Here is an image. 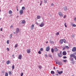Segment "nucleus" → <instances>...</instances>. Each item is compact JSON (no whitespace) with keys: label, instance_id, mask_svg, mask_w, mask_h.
<instances>
[{"label":"nucleus","instance_id":"f257e3e1","mask_svg":"<svg viewBox=\"0 0 76 76\" xmlns=\"http://www.w3.org/2000/svg\"><path fill=\"white\" fill-rule=\"evenodd\" d=\"M70 57L71 58H74L75 57V55L74 54H71L70 55Z\"/></svg>","mask_w":76,"mask_h":76},{"label":"nucleus","instance_id":"f03ea898","mask_svg":"<svg viewBox=\"0 0 76 76\" xmlns=\"http://www.w3.org/2000/svg\"><path fill=\"white\" fill-rule=\"evenodd\" d=\"M76 51V47H74L72 49V52H75Z\"/></svg>","mask_w":76,"mask_h":76},{"label":"nucleus","instance_id":"7ed1b4c3","mask_svg":"<svg viewBox=\"0 0 76 76\" xmlns=\"http://www.w3.org/2000/svg\"><path fill=\"white\" fill-rule=\"evenodd\" d=\"M62 52L61 51H60V53L58 54V55L59 57H62V54H61Z\"/></svg>","mask_w":76,"mask_h":76},{"label":"nucleus","instance_id":"20e7f679","mask_svg":"<svg viewBox=\"0 0 76 76\" xmlns=\"http://www.w3.org/2000/svg\"><path fill=\"white\" fill-rule=\"evenodd\" d=\"M58 14L61 17H63V15L61 12H58Z\"/></svg>","mask_w":76,"mask_h":76},{"label":"nucleus","instance_id":"39448f33","mask_svg":"<svg viewBox=\"0 0 76 76\" xmlns=\"http://www.w3.org/2000/svg\"><path fill=\"white\" fill-rule=\"evenodd\" d=\"M19 13L20 14V15H22L23 13V11L21 10L19 11Z\"/></svg>","mask_w":76,"mask_h":76},{"label":"nucleus","instance_id":"423d86ee","mask_svg":"<svg viewBox=\"0 0 76 76\" xmlns=\"http://www.w3.org/2000/svg\"><path fill=\"white\" fill-rule=\"evenodd\" d=\"M46 51H49V50H50V48L49 46H48L46 48Z\"/></svg>","mask_w":76,"mask_h":76},{"label":"nucleus","instance_id":"0eeeda50","mask_svg":"<svg viewBox=\"0 0 76 76\" xmlns=\"http://www.w3.org/2000/svg\"><path fill=\"white\" fill-rule=\"evenodd\" d=\"M66 54H67V53H66V52L64 51L63 52L62 55H63V56H66Z\"/></svg>","mask_w":76,"mask_h":76},{"label":"nucleus","instance_id":"6e6552de","mask_svg":"<svg viewBox=\"0 0 76 76\" xmlns=\"http://www.w3.org/2000/svg\"><path fill=\"white\" fill-rule=\"evenodd\" d=\"M57 71L58 72V73L59 75H61V74H62V73H63V71H58V70Z\"/></svg>","mask_w":76,"mask_h":76},{"label":"nucleus","instance_id":"1a4fd4ad","mask_svg":"<svg viewBox=\"0 0 76 76\" xmlns=\"http://www.w3.org/2000/svg\"><path fill=\"white\" fill-rule=\"evenodd\" d=\"M19 32V28H17L16 29V34H18Z\"/></svg>","mask_w":76,"mask_h":76},{"label":"nucleus","instance_id":"9d476101","mask_svg":"<svg viewBox=\"0 0 76 76\" xmlns=\"http://www.w3.org/2000/svg\"><path fill=\"white\" fill-rule=\"evenodd\" d=\"M44 26V23H41L39 25L40 27H43Z\"/></svg>","mask_w":76,"mask_h":76},{"label":"nucleus","instance_id":"9b49d317","mask_svg":"<svg viewBox=\"0 0 76 76\" xmlns=\"http://www.w3.org/2000/svg\"><path fill=\"white\" fill-rule=\"evenodd\" d=\"M22 58V55H20L18 56L19 59H21Z\"/></svg>","mask_w":76,"mask_h":76},{"label":"nucleus","instance_id":"f8f14e48","mask_svg":"<svg viewBox=\"0 0 76 76\" xmlns=\"http://www.w3.org/2000/svg\"><path fill=\"white\" fill-rule=\"evenodd\" d=\"M64 10L65 11H67V8L66 7H64Z\"/></svg>","mask_w":76,"mask_h":76},{"label":"nucleus","instance_id":"ddd939ff","mask_svg":"<svg viewBox=\"0 0 76 76\" xmlns=\"http://www.w3.org/2000/svg\"><path fill=\"white\" fill-rule=\"evenodd\" d=\"M27 53L28 54H29L31 53V50L30 49H28L27 50Z\"/></svg>","mask_w":76,"mask_h":76},{"label":"nucleus","instance_id":"4468645a","mask_svg":"<svg viewBox=\"0 0 76 76\" xmlns=\"http://www.w3.org/2000/svg\"><path fill=\"white\" fill-rule=\"evenodd\" d=\"M26 23V21L24 20H23L22 22V24H24V23Z\"/></svg>","mask_w":76,"mask_h":76},{"label":"nucleus","instance_id":"2eb2a0df","mask_svg":"<svg viewBox=\"0 0 76 76\" xmlns=\"http://www.w3.org/2000/svg\"><path fill=\"white\" fill-rule=\"evenodd\" d=\"M51 73L52 75H54V72L53 71H52L51 72Z\"/></svg>","mask_w":76,"mask_h":76},{"label":"nucleus","instance_id":"dca6fc26","mask_svg":"<svg viewBox=\"0 0 76 76\" xmlns=\"http://www.w3.org/2000/svg\"><path fill=\"white\" fill-rule=\"evenodd\" d=\"M9 14H12V10H10L9 12Z\"/></svg>","mask_w":76,"mask_h":76},{"label":"nucleus","instance_id":"f3484780","mask_svg":"<svg viewBox=\"0 0 76 76\" xmlns=\"http://www.w3.org/2000/svg\"><path fill=\"white\" fill-rule=\"evenodd\" d=\"M37 18L38 19H39L41 18V17H40L39 15H38L37 17Z\"/></svg>","mask_w":76,"mask_h":76},{"label":"nucleus","instance_id":"a211bd4d","mask_svg":"<svg viewBox=\"0 0 76 76\" xmlns=\"http://www.w3.org/2000/svg\"><path fill=\"white\" fill-rule=\"evenodd\" d=\"M34 24H32L31 26V29L33 30V28H34Z\"/></svg>","mask_w":76,"mask_h":76},{"label":"nucleus","instance_id":"6ab92c4d","mask_svg":"<svg viewBox=\"0 0 76 76\" xmlns=\"http://www.w3.org/2000/svg\"><path fill=\"white\" fill-rule=\"evenodd\" d=\"M54 51H56H56H58V49H57V48H54Z\"/></svg>","mask_w":76,"mask_h":76},{"label":"nucleus","instance_id":"aec40b11","mask_svg":"<svg viewBox=\"0 0 76 76\" xmlns=\"http://www.w3.org/2000/svg\"><path fill=\"white\" fill-rule=\"evenodd\" d=\"M6 63L7 64H10V61H7Z\"/></svg>","mask_w":76,"mask_h":76},{"label":"nucleus","instance_id":"412c9836","mask_svg":"<svg viewBox=\"0 0 76 76\" xmlns=\"http://www.w3.org/2000/svg\"><path fill=\"white\" fill-rule=\"evenodd\" d=\"M58 64L59 65H61V64H62V62H58Z\"/></svg>","mask_w":76,"mask_h":76},{"label":"nucleus","instance_id":"4be33fe9","mask_svg":"<svg viewBox=\"0 0 76 76\" xmlns=\"http://www.w3.org/2000/svg\"><path fill=\"white\" fill-rule=\"evenodd\" d=\"M51 51L52 53H54V49H53V48H52L51 49Z\"/></svg>","mask_w":76,"mask_h":76},{"label":"nucleus","instance_id":"5701e85b","mask_svg":"<svg viewBox=\"0 0 76 76\" xmlns=\"http://www.w3.org/2000/svg\"><path fill=\"white\" fill-rule=\"evenodd\" d=\"M8 73L9 75H12V71H9L8 72Z\"/></svg>","mask_w":76,"mask_h":76},{"label":"nucleus","instance_id":"b1692460","mask_svg":"<svg viewBox=\"0 0 76 76\" xmlns=\"http://www.w3.org/2000/svg\"><path fill=\"white\" fill-rule=\"evenodd\" d=\"M63 39H61V40H60V43H61L62 44H63Z\"/></svg>","mask_w":76,"mask_h":76},{"label":"nucleus","instance_id":"393cba45","mask_svg":"<svg viewBox=\"0 0 76 76\" xmlns=\"http://www.w3.org/2000/svg\"><path fill=\"white\" fill-rule=\"evenodd\" d=\"M65 48H66L67 49H68L69 48V46H65Z\"/></svg>","mask_w":76,"mask_h":76},{"label":"nucleus","instance_id":"a878e982","mask_svg":"<svg viewBox=\"0 0 76 76\" xmlns=\"http://www.w3.org/2000/svg\"><path fill=\"white\" fill-rule=\"evenodd\" d=\"M18 44H16L15 46V48H17L18 47Z\"/></svg>","mask_w":76,"mask_h":76},{"label":"nucleus","instance_id":"bb28decb","mask_svg":"<svg viewBox=\"0 0 76 76\" xmlns=\"http://www.w3.org/2000/svg\"><path fill=\"white\" fill-rule=\"evenodd\" d=\"M9 75L8 74V73L7 72H6L5 74V76H8Z\"/></svg>","mask_w":76,"mask_h":76},{"label":"nucleus","instance_id":"cd10ccee","mask_svg":"<svg viewBox=\"0 0 76 76\" xmlns=\"http://www.w3.org/2000/svg\"><path fill=\"white\" fill-rule=\"evenodd\" d=\"M25 7H22V10H25Z\"/></svg>","mask_w":76,"mask_h":76},{"label":"nucleus","instance_id":"c85d7f7f","mask_svg":"<svg viewBox=\"0 0 76 76\" xmlns=\"http://www.w3.org/2000/svg\"><path fill=\"white\" fill-rule=\"evenodd\" d=\"M13 35V34H11L10 35V38H12V35Z\"/></svg>","mask_w":76,"mask_h":76},{"label":"nucleus","instance_id":"c756f323","mask_svg":"<svg viewBox=\"0 0 76 76\" xmlns=\"http://www.w3.org/2000/svg\"><path fill=\"white\" fill-rule=\"evenodd\" d=\"M63 39L64 42V43H66V40L64 39Z\"/></svg>","mask_w":76,"mask_h":76},{"label":"nucleus","instance_id":"7c9ffc66","mask_svg":"<svg viewBox=\"0 0 76 76\" xmlns=\"http://www.w3.org/2000/svg\"><path fill=\"white\" fill-rule=\"evenodd\" d=\"M39 69H42V66H39Z\"/></svg>","mask_w":76,"mask_h":76},{"label":"nucleus","instance_id":"2f4dec72","mask_svg":"<svg viewBox=\"0 0 76 76\" xmlns=\"http://www.w3.org/2000/svg\"><path fill=\"white\" fill-rule=\"evenodd\" d=\"M63 61L64 62V63H66V62L67 61V60H64Z\"/></svg>","mask_w":76,"mask_h":76},{"label":"nucleus","instance_id":"473e14b6","mask_svg":"<svg viewBox=\"0 0 76 76\" xmlns=\"http://www.w3.org/2000/svg\"><path fill=\"white\" fill-rule=\"evenodd\" d=\"M12 69H15V65H12Z\"/></svg>","mask_w":76,"mask_h":76},{"label":"nucleus","instance_id":"72a5a7b5","mask_svg":"<svg viewBox=\"0 0 76 76\" xmlns=\"http://www.w3.org/2000/svg\"><path fill=\"white\" fill-rule=\"evenodd\" d=\"M48 57H52V55L51 54H49Z\"/></svg>","mask_w":76,"mask_h":76},{"label":"nucleus","instance_id":"f704fd0d","mask_svg":"<svg viewBox=\"0 0 76 76\" xmlns=\"http://www.w3.org/2000/svg\"><path fill=\"white\" fill-rule=\"evenodd\" d=\"M38 54H41V51L39 50V52H38Z\"/></svg>","mask_w":76,"mask_h":76},{"label":"nucleus","instance_id":"c9c22d12","mask_svg":"<svg viewBox=\"0 0 76 76\" xmlns=\"http://www.w3.org/2000/svg\"><path fill=\"white\" fill-rule=\"evenodd\" d=\"M67 58L66 56H64L63 57V58L65 59Z\"/></svg>","mask_w":76,"mask_h":76},{"label":"nucleus","instance_id":"e433bc0d","mask_svg":"<svg viewBox=\"0 0 76 76\" xmlns=\"http://www.w3.org/2000/svg\"><path fill=\"white\" fill-rule=\"evenodd\" d=\"M59 34V33L58 32L56 33V35H58Z\"/></svg>","mask_w":76,"mask_h":76},{"label":"nucleus","instance_id":"4c0bfd02","mask_svg":"<svg viewBox=\"0 0 76 76\" xmlns=\"http://www.w3.org/2000/svg\"><path fill=\"white\" fill-rule=\"evenodd\" d=\"M40 50L41 51H43V48H41L40 49Z\"/></svg>","mask_w":76,"mask_h":76},{"label":"nucleus","instance_id":"58836bf2","mask_svg":"<svg viewBox=\"0 0 76 76\" xmlns=\"http://www.w3.org/2000/svg\"><path fill=\"white\" fill-rule=\"evenodd\" d=\"M72 26H73L74 27H76V24H73V25H72Z\"/></svg>","mask_w":76,"mask_h":76},{"label":"nucleus","instance_id":"ea45409f","mask_svg":"<svg viewBox=\"0 0 76 76\" xmlns=\"http://www.w3.org/2000/svg\"><path fill=\"white\" fill-rule=\"evenodd\" d=\"M70 60L71 61H73V58H71L70 59Z\"/></svg>","mask_w":76,"mask_h":76},{"label":"nucleus","instance_id":"a19ab883","mask_svg":"<svg viewBox=\"0 0 76 76\" xmlns=\"http://www.w3.org/2000/svg\"><path fill=\"white\" fill-rule=\"evenodd\" d=\"M7 44H9V40H8L7 42Z\"/></svg>","mask_w":76,"mask_h":76},{"label":"nucleus","instance_id":"79ce46f5","mask_svg":"<svg viewBox=\"0 0 76 76\" xmlns=\"http://www.w3.org/2000/svg\"><path fill=\"white\" fill-rule=\"evenodd\" d=\"M44 3H47V0H45Z\"/></svg>","mask_w":76,"mask_h":76},{"label":"nucleus","instance_id":"37998d69","mask_svg":"<svg viewBox=\"0 0 76 76\" xmlns=\"http://www.w3.org/2000/svg\"><path fill=\"white\" fill-rule=\"evenodd\" d=\"M7 51H9V50H10L9 48H7Z\"/></svg>","mask_w":76,"mask_h":76},{"label":"nucleus","instance_id":"c03bdc74","mask_svg":"<svg viewBox=\"0 0 76 76\" xmlns=\"http://www.w3.org/2000/svg\"><path fill=\"white\" fill-rule=\"evenodd\" d=\"M23 73H21V76H23Z\"/></svg>","mask_w":76,"mask_h":76},{"label":"nucleus","instance_id":"a18cd8bd","mask_svg":"<svg viewBox=\"0 0 76 76\" xmlns=\"http://www.w3.org/2000/svg\"><path fill=\"white\" fill-rule=\"evenodd\" d=\"M66 17V15H65L64 16V18H65Z\"/></svg>","mask_w":76,"mask_h":76},{"label":"nucleus","instance_id":"49530a36","mask_svg":"<svg viewBox=\"0 0 76 76\" xmlns=\"http://www.w3.org/2000/svg\"><path fill=\"white\" fill-rule=\"evenodd\" d=\"M74 20L75 21H76V18H75Z\"/></svg>","mask_w":76,"mask_h":76},{"label":"nucleus","instance_id":"de8ad7c7","mask_svg":"<svg viewBox=\"0 0 76 76\" xmlns=\"http://www.w3.org/2000/svg\"><path fill=\"white\" fill-rule=\"evenodd\" d=\"M65 26L66 27V28H67V26L66 25V23L64 24Z\"/></svg>","mask_w":76,"mask_h":76},{"label":"nucleus","instance_id":"09e8293b","mask_svg":"<svg viewBox=\"0 0 76 76\" xmlns=\"http://www.w3.org/2000/svg\"><path fill=\"white\" fill-rule=\"evenodd\" d=\"M45 56L46 57H47V55L45 54Z\"/></svg>","mask_w":76,"mask_h":76},{"label":"nucleus","instance_id":"8fccbe9b","mask_svg":"<svg viewBox=\"0 0 76 76\" xmlns=\"http://www.w3.org/2000/svg\"><path fill=\"white\" fill-rule=\"evenodd\" d=\"M51 6H54V4L53 3H52L51 4Z\"/></svg>","mask_w":76,"mask_h":76},{"label":"nucleus","instance_id":"3c124183","mask_svg":"<svg viewBox=\"0 0 76 76\" xmlns=\"http://www.w3.org/2000/svg\"><path fill=\"white\" fill-rule=\"evenodd\" d=\"M74 58H75V60H76V56H75V57H74Z\"/></svg>","mask_w":76,"mask_h":76},{"label":"nucleus","instance_id":"603ef678","mask_svg":"<svg viewBox=\"0 0 76 76\" xmlns=\"http://www.w3.org/2000/svg\"><path fill=\"white\" fill-rule=\"evenodd\" d=\"M72 64H74V63H75V62H72Z\"/></svg>","mask_w":76,"mask_h":76},{"label":"nucleus","instance_id":"864d4df0","mask_svg":"<svg viewBox=\"0 0 76 76\" xmlns=\"http://www.w3.org/2000/svg\"><path fill=\"white\" fill-rule=\"evenodd\" d=\"M56 64H58V62H56Z\"/></svg>","mask_w":76,"mask_h":76},{"label":"nucleus","instance_id":"5fc2aeb1","mask_svg":"<svg viewBox=\"0 0 76 76\" xmlns=\"http://www.w3.org/2000/svg\"><path fill=\"white\" fill-rule=\"evenodd\" d=\"M65 48H64L63 49V50H65Z\"/></svg>","mask_w":76,"mask_h":76},{"label":"nucleus","instance_id":"6e6d98bb","mask_svg":"<svg viewBox=\"0 0 76 76\" xmlns=\"http://www.w3.org/2000/svg\"><path fill=\"white\" fill-rule=\"evenodd\" d=\"M73 54H76V52H75L73 53Z\"/></svg>","mask_w":76,"mask_h":76},{"label":"nucleus","instance_id":"4d7b16f0","mask_svg":"<svg viewBox=\"0 0 76 76\" xmlns=\"http://www.w3.org/2000/svg\"><path fill=\"white\" fill-rule=\"evenodd\" d=\"M36 24H37V25H38V22H36Z\"/></svg>","mask_w":76,"mask_h":76},{"label":"nucleus","instance_id":"13d9d810","mask_svg":"<svg viewBox=\"0 0 76 76\" xmlns=\"http://www.w3.org/2000/svg\"><path fill=\"white\" fill-rule=\"evenodd\" d=\"M1 31H2V28H1Z\"/></svg>","mask_w":76,"mask_h":76},{"label":"nucleus","instance_id":"bf43d9fd","mask_svg":"<svg viewBox=\"0 0 76 76\" xmlns=\"http://www.w3.org/2000/svg\"><path fill=\"white\" fill-rule=\"evenodd\" d=\"M72 37H74V35H72Z\"/></svg>","mask_w":76,"mask_h":76},{"label":"nucleus","instance_id":"052dcab7","mask_svg":"<svg viewBox=\"0 0 76 76\" xmlns=\"http://www.w3.org/2000/svg\"><path fill=\"white\" fill-rule=\"evenodd\" d=\"M2 73H4V71H3L2 72Z\"/></svg>","mask_w":76,"mask_h":76},{"label":"nucleus","instance_id":"680f3d73","mask_svg":"<svg viewBox=\"0 0 76 76\" xmlns=\"http://www.w3.org/2000/svg\"><path fill=\"white\" fill-rule=\"evenodd\" d=\"M46 44H47V43H48V42L47 41V42H46Z\"/></svg>","mask_w":76,"mask_h":76},{"label":"nucleus","instance_id":"e2e57ef3","mask_svg":"<svg viewBox=\"0 0 76 76\" xmlns=\"http://www.w3.org/2000/svg\"><path fill=\"white\" fill-rule=\"evenodd\" d=\"M11 28H13V26L11 25Z\"/></svg>","mask_w":76,"mask_h":76},{"label":"nucleus","instance_id":"0e129e2a","mask_svg":"<svg viewBox=\"0 0 76 76\" xmlns=\"http://www.w3.org/2000/svg\"><path fill=\"white\" fill-rule=\"evenodd\" d=\"M41 4H42V3H40V6H41Z\"/></svg>","mask_w":76,"mask_h":76},{"label":"nucleus","instance_id":"69168bd1","mask_svg":"<svg viewBox=\"0 0 76 76\" xmlns=\"http://www.w3.org/2000/svg\"><path fill=\"white\" fill-rule=\"evenodd\" d=\"M53 69H56V68H55V67H53Z\"/></svg>","mask_w":76,"mask_h":76},{"label":"nucleus","instance_id":"338daca9","mask_svg":"<svg viewBox=\"0 0 76 76\" xmlns=\"http://www.w3.org/2000/svg\"><path fill=\"white\" fill-rule=\"evenodd\" d=\"M13 33L14 34H16V33H15V32H14Z\"/></svg>","mask_w":76,"mask_h":76},{"label":"nucleus","instance_id":"774afa93","mask_svg":"<svg viewBox=\"0 0 76 76\" xmlns=\"http://www.w3.org/2000/svg\"><path fill=\"white\" fill-rule=\"evenodd\" d=\"M42 3V1H41V3Z\"/></svg>","mask_w":76,"mask_h":76}]
</instances>
